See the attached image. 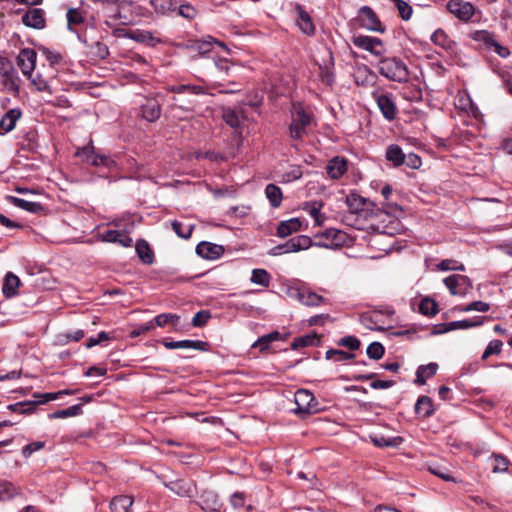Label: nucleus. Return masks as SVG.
<instances>
[{
  "label": "nucleus",
  "instance_id": "nucleus-40",
  "mask_svg": "<svg viewBox=\"0 0 512 512\" xmlns=\"http://www.w3.org/2000/svg\"><path fill=\"white\" fill-rule=\"evenodd\" d=\"M431 41L441 48L445 50H452L454 46V42L447 36V34L442 29H437L431 35Z\"/></svg>",
  "mask_w": 512,
  "mask_h": 512
},
{
  "label": "nucleus",
  "instance_id": "nucleus-5",
  "mask_svg": "<svg viewBox=\"0 0 512 512\" xmlns=\"http://www.w3.org/2000/svg\"><path fill=\"white\" fill-rule=\"evenodd\" d=\"M447 10L458 20L469 22L476 13V7L468 1L449 0L446 4Z\"/></svg>",
  "mask_w": 512,
  "mask_h": 512
},
{
  "label": "nucleus",
  "instance_id": "nucleus-44",
  "mask_svg": "<svg viewBox=\"0 0 512 512\" xmlns=\"http://www.w3.org/2000/svg\"><path fill=\"white\" fill-rule=\"evenodd\" d=\"M19 489L9 481H0V500H10L18 495Z\"/></svg>",
  "mask_w": 512,
  "mask_h": 512
},
{
  "label": "nucleus",
  "instance_id": "nucleus-15",
  "mask_svg": "<svg viewBox=\"0 0 512 512\" xmlns=\"http://www.w3.org/2000/svg\"><path fill=\"white\" fill-rule=\"evenodd\" d=\"M22 117L20 108L9 109L0 120V135H6L16 127L17 121Z\"/></svg>",
  "mask_w": 512,
  "mask_h": 512
},
{
  "label": "nucleus",
  "instance_id": "nucleus-62",
  "mask_svg": "<svg viewBox=\"0 0 512 512\" xmlns=\"http://www.w3.org/2000/svg\"><path fill=\"white\" fill-rule=\"evenodd\" d=\"M502 342L500 340H493L491 341L486 349L484 350L483 352V355H482V359H486L488 358L489 356L493 355V354H498L501 352V348H502Z\"/></svg>",
  "mask_w": 512,
  "mask_h": 512
},
{
  "label": "nucleus",
  "instance_id": "nucleus-52",
  "mask_svg": "<svg viewBox=\"0 0 512 512\" xmlns=\"http://www.w3.org/2000/svg\"><path fill=\"white\" fill-rule=\"evenodd\" d=\"M175 12L177 15L188 20H193L198 14L196 8L190 4H181L179 7L176 6Z\"/></svg>",
  "mask_w": 512,
  "mask_h": 512
},
{
  "label": "nucleus",
  "instance_id": "nucleus-29",
  "mask_svg": "<svg viewBox=\"0 0 512 512\" xmlns=\"http://www.w3.org/2000/svg\"><path fill=\"white\" fill-rule=\"evenodd\" d=\"M297 12L298 17L296 23L299 29L307 35H312L315 31V27L311 20V17L305 10H303L301 6H297Z\"/></svg>",
  "mask_w": 512,
  "mask_h": 512
},
{
  "label": "nucleus",
  "instance_id": "nucleus-47",
  "mask_svg": "<svg viewBox=\"0 0 512 512\" xmlns=\"http://www.w3.org/2000/svg\"><path fill=\"white\" fill-rule=\"evenodd\" d=\"M270 274L265 269H254L252 271L251 282L254 284L268 287L270 284Z\"/></svg>",
  "mask_w": 512,
  "mask_h": 512
},
{
  "label": "nucleus",
  "instance_id": "nucleus-28",
  "mask_svg": "<svg viewBox=\"0 0 512 512\" xmlns=\"http://www.w3.org/2000/svg\"><path fill=\"white\" fill-rule=\"evenodd\" d=\"M135 250L144 264L151 265L154 262V252L146 240L139 239L136 242Z\"/></svg>",
  "mask_w": 512,
  "mask_h": 512
},
{
  "label": "nucleus",
  "instance_id": "nucleus-11",
  "mask_svg": "<svg viewBox=\"0 0 512 512\" xmlns=\"http://www.w3.org/2000/svg\"><path fill=\"white\" fill-rule=\"evenodd\" d=\"M37 54L33 49L24 48L17 57V63L22 73L31 78L35 69Z\"/></svg>",
  "mask_w": 512,
  "mask_h": 512
},
{
  "label": "nucleus",
  "instance_id": "nucleus-25",
  "mask_svg": "<svg viewBox=\"0 0 512 512\" xmlns=\"http://www.w3.org/2000/svg\"><path fill=\"white\" fill-rule=\"evenodd\" d=\"M200 506L206 512H217L222 504L212 491H205L200 497Z\"/></svg>",
  "mask_w": 512,
  "mask_h": 512
},
{
  "label": "nucleus",
  "instance_id": "nucleus-27",
  "mask_svg": "<svg viewBox=\"0 0 512 512\" xmlns=\"http://www.w3.org/2000/svg\"><path fill=\"white\" fill-rule=\"evenodd\" d=\"M8 200L16 207L21 208L27 212L40 214L44 211V207L39 202H31L22 198L8 196Z\"/></svg>",
  "mask_w": 512,
  "mask_h": 512
},
{
  "label": "nucleus",
  "instance_id": "nucleus-3",
  "mask_svg": "<svg viewBox=\"0 0 512 512\" xmlns=\"http://www.w3.org/2000/svg\"><path fill=\"white\" fill-rule=\"evenodd\" d=\"M294 403L296 407L292 409V412L300 417L315 413L318 410L314 395L306 389H299L295 392Z\"/></svg>",
  "mask_w": 512,
  "mask_h": 512
},
{
  "label": "nucleus",
  "instance_id": "nucleus-61",
  "mask_svg": "<svg viewBox=\"0 0 512 512\" xmlns=\"http://www.w3.org/2000/svg\"><path fill=\"white\" fill-rule=\"evenodd\" d=\"M96 152L95 147L92 145V141L82 148H78L76 151V156L81 158L82 161L86 162L93 156Z\"/></svg>",
  "mask_w": 512,
  "mask_h": 512
},
{
  "label": "nucleus",
  "instance_id": "nucleus-42",
  "mask_svg": "<svg viewBox=\"0 0 512 512\" xmlns=\"http://www.w3.org/2000/svg\"><path fill=\"white\" fill-rule=\"evenodd\" d=\"M150 3L155 12L161 15L176 11V2L173 0H150Z\"/></svg>",
  "mask_w": 512,
  "mask_h": 512
},
{
  "label": "nucleus",
  "instance_id": "nucleus-49",
  "mask_svg": "<svg viewBox=\"0 0 512 512\" xmlns=\"http://www.w3.org/2000/svg\"><path fill=\"white\" fill-rule=\"evenodd\" d=\"M473 39L479 43H482L487 49H491L492 45L495 44L494 35L486 30L476 31L473 35Z\"/></svg>",
  "mask_w": 512,
  "mask_h": 512
},
{
  "label": "nucleus",
  "instance_id": "nucleus-14",
  "mask_svg": "<svg viewBox=\"0 0 512 512\" xmlns=\"http://www.w3.org/2000/svg\"><path fill=\"white\" fill-rule=\"evenodd\" d=\"M348 170V161L344 157L335 156L330 159L326 166V172L329 178L333 180L340 179Z\"/></svg>",
  "mask_w": 512,
  "mask_h": 512
},
{
  "label": "nucleus",
  "instance_id": "nucleus-9",
  "mask_svg": "<svg viewBox=\"0 0 512 512\" xmlns=\"http://www.w3.org/2000/svg\"><path fill=\"white\" fill-rule=\"evenodd\" d=\"M444 284L452 295H465L471 287L470 279L464 275L454 274L444 279Z\"/></svg>",
  "mask_w": 512,
  "mask_h": 512
},
{
  "label": "nucleus",
  "instance_id": "nucleus-26",
  "mask_svg": "<svg viewBox=\"0 0 512 512\" xmlns=\"http://www.w3.org/2000/svg\"><path fill=\"white\" fill-rule=\"evenodd\" d=\"M134 499L128 495L115 496L110 502L111 512H133L131 507Z\"/></svg>",
  "mask_w": 512,
  "mask_h": 512
},
{
  "label": "nucleus",
  "instance_id": "nucleus-54",
  "mask_svg": "<svg viewBox=\"0 0 512 512\" xmlns=\"http://www.w3.org/2000/svg\"><path fill=\"white\" fill-rule=\"evenodd\" d=\"M428 470L430 473L443 479L444 481L455 482L454 477H452L449 474L448 469L446 467L440 465H432L428 468Z\"/></svg>",
  "mask_w": 512,
  "mask_h": 512
},
{
  "label": "nucleus",
  "instance_id": "nucleus-22",
  "mask_svg": "<svg viewBox=\"0 0 512 512\" xmlns=\"http://www.w3.org/2000/svg\"><path fill=\"white\" fill-rule=\"evenodd\" d=\"M126 37H128L129 39H132L138 43H143V44H147L150 46H155L156 44L161 42V39L155 37L152 34V32L146 31V30H140V29L129 31L126 34Z\"/></svg>",
  "mask_w": 512,
  "mask_h": 512
},
{
  "label": "nucleus",
  "instance_id": "nucleus-55",
  "mask_svg": "<svg viewBox=\"0 0 512 512\" xmlns=\"http://www.w3.org/2000/svg\"><path fill=\"white\" fill-rule=\"evenodd\" d=\"M322 203L313 202L308 207L310 216L315 220L317 225H321L325 217L321 214Z\"/></svg>",
  "mask_w": 512,
  "mask_h": 512
},
{
  "label": "nucleus",
  "instance_id": "nucleus-20",
  "mask_svg": "<svg viewBox=\"0 0 512 512\" xmlns=\"http://www.w3.org/2000/svg\"><path fill=\"white\" fill-rule=\"evenodd\" d=\"M214 45H218L219 47H224V42L219 40H215L212 36H207L202 40H195L191 44V49L197 51L200 55H208L214 48Z\"/></svg>",
  "mask_w": 512,
  "mask_h": 512
},
{
  "label": "nucleus",
  "instance_id": "nucleus-41",
  "mask_svg": "<svg viewBox=\"0 0 512 512\" xmlns=\"http://www.w3.org/2000/svg\"><path fill=\"white\" fill-rule=\"evenodd\" d=\"M83 412L81 404L72 405L66 409L57 410L48 415L49 419L68 418L81 415Z\"/></svg>",
  "mask_w": 512,
  "mask_h": 512
},
{
  "label": "nucleus",
  "instance_id": "nucleus-34",
  "mask_svg": "<svg viewBox=\"0 0 512 512\" xmlns=\"http://www.w3.org/2000/svg\"><path fill=\"white\" fill-rule=\"evenodd\" d=\"M385 156L395 167H399L405 162V154L400 146L396 144H391L387 147Z\"/></svg>",
  "mask_w": 512,
  "mask_h": 512
},
{
  "label": "nucleus",
  "instance_id": "nucleus-1",
  "mask_svg": "<svg viewBox=\"0 0 512 512\" xmlns=\"http://www.w3.org/2000/svg\"><path fill=\"white\" fill-rule=\"evenodd\" d=\"M379 73L385 78L405 83L409 80V70L406 64L399 58L386 57L379 62Z\"/></svg>",
  "mask_w": 512,
  "mask_h": 512
},
{
  "label": "nucleus",
  "instance_id": "nucleus-39",
  "mask_svg": "<svg viewBox=\"0 0 512 512\" xmlns=\"http://www.w3.org/2000/svg\"><path fill=\"white\" fill-rule=\"evenodd\" d=\"M281 340V335L278 331H273L263 335L252 344V348H259L261 352L266 351L272 342Z\"/></svg>",
  "mask_w": 512,
  "mask_h": 512
},
{
  "label": "nucleus",
  "instance_id": "nucleus-7",
  "mask_svg": "<svg viewBox=\"0 0 512 512\" xmlns=\"http://www.w3.org/2000/svg\"><path fill=\"white\" fill-rule=\"evenodd\" d=\"M373 98L386 120L392 121L396 118L398 109L392 95L374 92Z\"/></svg>",
  "mask_w": 512,
  "mask_h": 512
},
{
  "label": "nucleus",
  "instance_id": "nucleus-19",
  "mask_svg": "<svg viewBox=\"0 0 512 512\" xmlns=\"http://www.w3.org/2000/svg\"><path fill=\"white\" fill-rule=\"evenodd\" d=\"M163 345L166 349H195V350H206L208 345L204 341L200 340H180V341H163Z\"/></svg>",
  "mask_w": 512,
  "mask_h": 512
},
{
  "label": "nucleus",
  "instance_id": "nucleus-64",
  "mask_svg": "<svg viewBox=\"0 0 512 512\" xmlns=\"http://www.w3.org/2000/svg\"><path fill=\"white\" fill-rule=\"evenodd\" d=\"M84 21L81 13L74 8H71L67 12V23L68 27L71 29L72 25H79Z\"/></svg>",
  "mask_w": 512,
  "mask_h": 512
},
{
  "label": "nucleus",
  "instance_id": "nucleus-56",
  "mask_svg": "<svg viewBox=\"0 0 512 512\" xmlns=\"http://www.w3.org/2000/svg\"><path fill=\"white\" fill-rule=\"evenodd\" d=\"M481 322H472L470 320L453 321L446 324L444 331H451L455 329H468L480 325Z\"/></svg>",
  "mask_w": 512,
  "mask_h": 512
},
{
  "label": "nucleus",
  "instance_id": "nucleus-45",
  "mask_svg": "<svg viewBox=\"0 0 512 512\" xmlns=\"http://www.w3.org/2000/svg\"><path fill=\"white\" fill-rule=\"evenodd\" d=\"M180 317L177 314L172 313H163L157 315L152 321L154 323V327H164L168 323L173 324L174 326H177L179 322Z\"/></svg>",
  "mask_w": 512,
  "mask_h": 512
},
{
  "label": "nucleus",
  "instance_id": "nucleus-32",
  "mask_svg": "<svg viewBox=\"0 0 512 512\" xmlns=\"http://www.w3.org/2000/svg\"><path fill=\"white\" fill-rule=\"evenodd\" d=\"M346 204L349 207L350 211L354 213H358L359 211L364 210L369 205H371V203L367 199L361 197L360 195L354 192L347 195Z\"/></svg>",
  "mask_w": 512,
  "mask_h": 512
},
{
  "label": "nucleus",
  "instance_id": "nucleus-10",
  "mask_svg": "<svg viewBox=\"0 0 512 512\" xmlns=\"http://www.w3.org/2000/svg\"><path fill=\"white\" fill-rule=\"evenodd\" d=\"M244 122V116L242 113H238L235 111H226V124H228L231 129V136L234 139L237 149L242 144V124Z\"/></svg>",
  "mask_w": 512,
  "mask_h": 512
},
{
  "label": "nucleus",
  "instance_id": "nucleus-4",
  "mask_svg": "<svg viewBox=\"0 0 512 512\" xmlns=\"http://www.w3.org/2000/svg\"><path fill=\"white\" fill-rule=\"evenodd\" d=\"M313 245V242L309 236L306 235H298L296 237L290 238L283 244L275 246L271 250V254L274 256L286 254V253H294L301 250H306Z\"/></svg>",
  "mask_w": 512,
  "mask_h": 512
},
{
  "label": "nucleus",
  "instance_id": "nucleus-17",
  "mask_svg": "<svg viewBox=\"0 0 512 512\" xmlns=\"http://www.w3.org/2000/svg\"><path fill=\"white\" fill-rule=\"evenodd\" d=\"M315 237L321 239L317 245L326 248L339 246L344 241V233L337 229H327Z\"/></svg>",
  "mask_w": 512,
  "mask_h": 512
},
{
  "label": "nucleus",
  "instance_id": "nucleus-53",
  "mask_svg": "<svg viewBox=\"0 0 512 512\" xmlns=\"http://www.w3.org/2000/svg\"><path fill=\"white\" fill-rule=\"evenodd\" d=\"M385 349L380 342H372L366 350L369 358L379 360L383 357Z\"/></svg>",
  "mask_w": 512,
  "mask_h": 512
},
{
  "label": "nucleus",
  "instance_id": "nucleus-59",
  "mask_svg": "<svg viewBox=\"0 0 512 512\" xmlns=\"http://www.w3.org/2000/svg\"><path fill=\"white\" fill-rule=\"evenodd\" d=\"M211 318V313L208 310L198 311L192 318V325L194 327H203Z\"/></svg>",
  "mask_w": 512,
  "mask_h": 512
},
{
  "label": "nucleus",
  "instance_id": "nucleus-31",
  "mask_svg": "<svg viewBox=\"0 0 512 512\" xmlns=\"http://www.w3.org/2000/svg\"><path fill=\"white\" fill-rule=\"evenodd\" d=\"M415 412L422 418L430 417L434 412L433 401L428 396H421L415 404Z\"/></svg>",
  "mask_w": 512,
  "mask_h": 512
},
{
  "label": "nucleus",
  "instance_id": "nucleus-8",
  "mask_svg": "<svg viewBox=\"0 0 512 512\" xmlns=\"http://www.w3.org/2000/svg\"><path fill=\"white\" fill-rule=\"evenodd\" d=\"M359 21L361 26L367 30L380 33H383L385 30L376 13L369 6H363L360 8Z\"/></svg>",
  "mask_w": 512,
  "mask_h": 512
},
{
  "label": "nucleus",
  "instance_id": "nucleus-16",
  "mask_svg": "<svg viewBox=\"0 0 512 512\" xmlns=\"http://www.w3.org/2000/svg\"><path fill=\"white\" fill-rule=\"evenodd\" d=\"M22 23L33 29H43L46 26V21L44 18V11L40 8H34L28 10L22 16Z\"/></svg>",
  "mask_w": 512,
  "mask_h": 512
},
{
  "label": "nucleus",
  "instance_id": "nucleus-38",
  "mask_svg": "<svg viewBox=\"0 0 512 512\" xmlns=\"http://www.w3.org/2000/svg\"><path fill=\"white\" fill-rule=\"evenodd\" d=\"M171 490L182 497H191L195 487L191 481L178 480L171 484Z\"/></svg>",
  "mask_w": 512,
  "mask_h": 512
},
{
  "label": "nucleus",
  "instance_id": "nucleus-50",
  "mask_svg": "<svg viewBox=\"0 0 512 512\" xmlns=\"http://www.w3.org/2000/svg\"><path fill=\"white\" fill-rule=\"evenodd\" d=\"M390 2L397 8L403 20L407 21L412 17L413 9L409 3L404 0H390Z\"/></svg>",
  "mask_w": 512,
  "mask_h": 512
},
{
  "label": "nucleus",
  "instance_id": "nucleus-33",
  "mask_svg": "<svg viewBox=\"0 0 512 512\" xmlns=\"http://www.w3.org/2000/svg\"><path fill=\"white\" fill-rule=\"evenodd\" d=\"M265 195L271 207L279 208L282 204L283 193L279 186L275 184H268L265 188Z\"/></svg>",
  "mask_w": 512,
  "mask_h": 512
},
{
  "label": "nucleus",
  "instance_id": "nucleus-37",
  "mask_svg": "<svg viewBox=\"0 0 512 512\" xmlns=\"http://www.w3.org/2000/svg\"><path fill=\"white\" fill-rule=\"evenodd\" d=\"M89 48V54L98 60H103L108 57L109 49L106 44L100 41H94L90 44H87V41L84 42Z\"/></svg>",
  "mask_w": 512,
  "mask_h": 512
},
{
  "label": "nucleus",
  "instance_id": "nucleus-63",
  "mask_svg": "<svg viewBox=\"0 0 512 512\" xmlns=\"http://www.w3.org/2000/svg\"><path fill=\"white\" fill-rule=\"evenodd\" d=\"M44 447H45V442H43V441H35L32 443H29L23 447L22 455L25 458H29L32 455V453L39 451V450L43 449Z\"/></svg>",
  "mask_w": 512,
  "mask_h": 512
},
{
  "label": "nucleus",
  "instance_id": "nucleus-58",
  "mask_svg": "<svg viewBox=\"0 0 512 512\" xmlns=\"http://www.w3.org/2000/svg\"><path fill=\"white\" fill-rule=\"evenodd\" d=\"M508 464H509V461L506 457H504L502 455H495L493 457L492 471L494 473L505 472L508 469Z\"/></svg>",
  "mask_w": 512,
  "mask_h": 512
},
{
  "label": "nucleus",
  "instance_id": "nucleus-13",
  "mask_svg": "<svg viewBox=\"0 0 512 512\" xmlns=\"http://www.w3.org/2000/svg\"><path fill=\"white\" fill-rule=\"evenodd\" d=\"M196 253L204 259L215 260L224 254V246L202 241L196 246Z\"/></svg>",
  "mask_w": 512,
  "mask_h": 512
},
{
  "label": "nucleus",
  "instance_id": "nucleus-36",
  "mask_svg": "<svg viewBox=\"0 0 512 512\" xmlns=\"http://www.w3.org/2000/svg\"><path fill=\"white\" fill-rule=\"evenodd\" d=\"M438 365L436 363H429L428 365H422L417 369L415 383L423 385L427 378L434 376L437 372Z\"/></svg>",
  "mask_w": 512,
  "mask_h": 512
},
{
  "label": "nucleus",
  "instance_id": "nucleus-57",
  "mask_svg": "<svg viewBox=\"0 0 512 512\" xmlns=\"http://www.w3.org/2000/svg\"><path fill=\"white\" fill-rule=\"evenodd\" d=\"M437 268L441 271H449V270H458L465 271V267L463 264H458L457 261L452 259H444L438 265Z\"/></svg>",
  "mask_w": 512,
  "mask_h": 512
},
{
  "label": "nucleus",
  "instance_id": "nucleus-48",
  "mask_svg": "<svg viewBox=\"0 0 512 512\" xmlns=\"http://www.w3.org/2000/svg\"><path fill=\"white\" fill-rule=\"evenodd\" d=\"M171 227L177 236L183 239H189L194 229V225L184 226L183 223L177 220L171 222Z\"/></svg>",
  "mask_w": 512,
  "mask_h": 512
},
{
  "label": "nucleus",
  "instance_id": "nucleus-24",
  "mask_svg": "<svg viewBox=\"0 0 512 512\" xmlns=\"http://www.w3.org/2000/svg\"><path fill=\"white\" fill-rule=\"evenodd\" d=\"M302 222L299 218H291L281 221L277 227V235L281 238L288 237L292 233L301 230Z\"/></svg>",
  "mask_w": 512,
  "mask_h": 512
},
{
  "label": "nucleus",
  "instance_id": "nucleus-35",
  "mask_svg": "<svg viewBox=\"0 0 512 512\" xmlns=\"http://www.w3.org/2000/svg\"><path fill=\"white\" fill-rule=\"evenodd\" d=\"M39 404L41 403L38 402V398H36V400L33 401H24L10 404L7 406V408L15 413L28 415L33 413Z\"/></svg>",
  "mask_w": 512,
  "mask_h": 512
},
{
  "label": "nucleus",
  "instance_id": "nucleus-30",
  "mask_svg": "<svg viewBox=\"0 0 512 512\" xmlns=\"http://www.w3.org/2000/svg\"><path fill=\"white\" fill-rule=\"evenodd\" d=\"M328 53V63H326L324 66H319L320 69V79L321 81L326 85H332L334 83V72H333V66H334V58L333 54L330 50L327 51Z\"/></svg>",
  "mask_w": 512,
  "mask_h": 512
},
{
  "label": "nucleus",
  "instance_id": "nucleus-12",
  "mask_svg": "<svg viewBox=\"0 0 512 512\" xmlns=\"http://www.w3.org/2000/svg\"><path fill=\"white\" fill-rule=\"evenodd\" d=\"M291 296L295 297L303 305L310 307L320 306L325 302L321 295L307 289H294L291 292Z\"/></svg>",
  "mask_w": 512,
  "mask_h": 512
},
{
  "label": "nucleus",
  "instance_id": "nucleus-18",
  "mask_svg": "<svg viewBox=\"0 0 512 512\" xmlns=\"http://www.w3.org/2000/svg\"><path fill=\"white\" fill-rule=\"evenodd\" d=\"M102 241L108 243H117L123 247H131L133 240L124 232L118 230H107L100 235Z\"/></svg>",
  "mask_w": 512,
  "mask_h": 512
},
{
  "label": "nucleus",
  "instance_id": "nucleus-60",
  "mask_svg": "<svg viewBox=\"0 0 512 512\" xmlns=\"http://www.w3.org/2000/svg\"><path fill=\"white\" fill-rule=\"evenodd\" d=\"M376 315L373 314H362L360 317L361 323L370 330H383L381 326H377Z\"/></svg>",
  "mask_w": 512,
  "mask_h": 512
},
{
  "label": "nucleus",
  "instance_id": "nucleus-2",
  "mask_svg": "<svg viewBox=\"0 0 512 512\" xmlns=\"http://www.w3.org/2000/svg\"><path fill=\"white\" fill-rule=\"evenodd\" d=\"M312 114L308 113L301 103L293 104L292 121L289 134L293 140H300L307 134V128L312 123Z\"/></svg>",
  "mask_w": 512,
  "mask_h": 512
},
{
  "label": "nucleus",
  "instance_id": "nucleus-21",
  "mask_svg": "<svg viewBox=\"0 0 512 512\" xmlns=\"http://www.w3.org/2000/svg\"><path fill=\"white\" fill-rule=\"evenodd\" d=\"M142 117L154 122L161 116V104L156 99H148L141 107Z\"/></svg>",
  "mask_w": 512,
  "mask_h": 512
},
{
  "label": "nucleus",
  "instance_id": "nucleus-6",
  "mask_svg": "<svg viewBox=\"0 0 512 512\" xmlns=\"http://www.w3.org/2000/svg\"><path fill=\"white\" fill-rule=\"evenodd\" d=\"M354 46L366 50L375 56H381L385 52V47L381 39L372 36L355 35L352 37Z\"/></svg>",
  "mask_w": 512,
  "mask_h": 512
},
{
  "label": "nucleus",
  "instance_id": "nucleus-23",
  "mask_svg": "<svg viewBox=\"0 0 512 512\" xmlns=\"http://www.w3.org/2000/svg\"><path fill=\"white\" fill-rule=\"evenodd\" d=\"M21 285V281L12 272H8L3 281L2 292L6 298H12L18 294V288Z\"/></svg>",
  "mask_w": 512,
  "mask_h": 512
},
{
  "label": "nucleus",
  "instance_id": "nucleus-51",
  "mask_svg": "<svg viewBox=\"0 0 512 512\" xmlns=\"http://www.w3.org/2000/svg\"><path fill=\"white\" fill-rule=\"evenodd\" d=\"M319 341V338L316 335H304L301 337H297L292 342V347L294 349L299 347L312 346Z\"/></svg>",
  "mask_w": 512,
  "mask_h": 512
},
{
  "label": "nucleus",
  "instance_id": "nucleus-46",
  "mask_svg": "<svg viewBox=\"0 0 512 512\" xmlns=\"http://www.w3.org/2000/svg\"><path fill=\"white\" fill-rule=\"evenodd\" d=\"M419 312L425 316H434L438 313V305L434 300L424 298L419 304Z\"/></svg>",
  "mask_w": 512,
  "mask_h": 512
},
{
  "label": "nucleus",
  "instance_id": "nucleus-43",
  "mask_svg": "<svg viewBox=\"0 0 512 512\" xmlns=\"http://www.w3.org/2000/svg\"><path fill=\"white\" fill-rule=\"evenodd\" d=\"M78 392V390H60L58 392H50V393H36L34 394L35 398H38V402L45 404L47 402L58 399L61 395H74Z\"/></svg>",
  "mask_w": 512,
  "mask_h": 512
}]
</instances>
